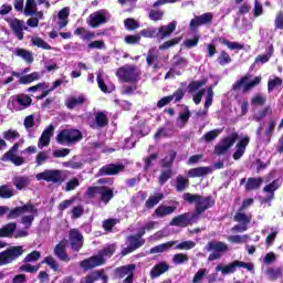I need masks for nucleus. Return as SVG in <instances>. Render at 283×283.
I'll return each instance as SVG.
<instances>
[{
    "label": "nucleus",
    "mask_w": 283,
    "mask_h": 283,
    "mask_svg": "<svg viewBox=\"0 0 283 283\" xmlns=\"http://www.w3.org/2000/svg\"><path fill=\"white\" fill-rule=\"evenodd\" d=\"M182 198L186 202H189V205L195 203L196 213H193V218H196V220H198L207 209H211V207L216 205V199L211 196L205 197L186 192L182 195Z\"/></svg>",
    "instance_id": "f257e3e1"
},
{
    "label": "nucleus",
    "mask_w": 283,
    "mask_h": 283,
    "mask_svg": "<svg viewBox=\"0 0 283 283\" xmlns=\"http://www.w3.org/2000/svg\"><path fill=\"white\" fill-rule=\"evenodd\" d=\"M116 76L122 83H136L140 76V70L132 64H126L117 70Z\"/></svg>",
    "instance_id": "f03ea898"
},
{
    "label": "nucleus",
    "mask_w": 283,
    "mask_h": 283,
    "mask_svg": "<svg viewBox=\"0 0 283 283\" xmlns=\"http://www.w3.org/2000/svg\"><path fill=\"white\" fill-rule=\"evenodd\" d=\"M206 251L210 253L208 256V262H213L216 260H220L222 254L229 251V245L222 241H210L206 245Z\"/></svg>",
    "instance_id": "7ed1b4c3"
},
{
    "label": "nucleus",
    "mask_w": 283,
    "mask_h": 283,
    "mask_svg": "<svg viewBox=\"0 0 283 283\" xmlns=\"http://www.w3.org/2000/svg\"><path fill=\"white\" fill-rule=\"evenodd\" d=\"M262 77L260 76H256L254 77V80L251 81V75H244L243 77L234 82V84L232 85V90L233 92H240V90H242V92L245 94V92H251L253 87L260 85Z\"/></svg>",
    "instance_id": "20e7f679"
},
{
    "label": "nucleus",
    "mask_w": 283,
    "mask_h": 283,
    "mask_svg": "<svg viewBox=\"0 0 283 283\" xmlns=\"http://www.w3.org/2000/svg\"><path fill=\"white\" fill-rule=\"evenodd\" d=\"M8 105L13 112H23L32 105V97L27 94L13 95L10 97Z\"/></svg>",
    "instance_id": "39448f33"
},
{
    "label": "nucleus",
    "mask_w": 283,
    "mask_h": 283,
    "mask_svg": "<svg viewBox=\"0 0 283 283\" xmlns=\"http://www.w3.org/2000/svg\"><path fill=\"white\" fill-rule=\"evenodd\" d=\"M56 139L60 145H72V143L82 140L83 134H81L78 129H63L59 133Z\"/></svg>",
    "instance_id": "423d86ee"
},
{
    "label": "nucleus",
    "mask_w": 283,
    "mask_h": 283,
    "mask_svg": "<svg viewBox=\"0 0 283 283\" xmlns=\"http://www.w3.org/2000/svg\"><path fill=\"white\" fill-rule=\"evenodd\" d=\"M36 180H45V182H52V185H61L64 182L63 171L59 169H46L35 175Z\"/></svg>",
    "instance_id": "0eeeda50"
},
{
    "label": "nucleus",
    "mask_w": 283,
    "mask_h": 283,
    "mask_svg": "<svg viewBox=\"0 0 283 283\" xmlns=\"http://www.w3.org/2000/svg\"><path fill=\"white\" fill-rule=\"evenodd\" d=\"M25 143L24 139H20L15 143L2 157L4 163H12L15 167H21L25 163V159L21 156H17V151H19V147Z\"/></svg>",
    "instance_id": "6e6552de"
},
{
    "label": "nucleus",
    "mask_w": 283,
    "mask_h": 283,
    "mask_svg": "<svg viewBox=\"0 0 283 283\" xmlns=\"http://www.w3.org/2000/svg\"><path fill=\"white\" fill-rule=\"evenodd\" d=\"M23 255V247H12L0 253V266H6V264H11L18 258Z\"/></svg>",
    "instance_id": "1a4fd4ad"
},
{
    "label": "nucleus",
    "mask_w": 283,
    "mask_h": 283,
    "mask_svg": "<svg viewBox=\"0 0 283 283\" xmlns=\"http://www.w3.org/2000/svg\"><path fill=\"white\" fill-rule=\"evenodd\" d=\"M107 21H109V12L99 10L90 14L87 24L91 28H99V25L107 23Z\"/></svg>",
    "instance_id": "9d476101"
},
{
    "label": "nucleus",
    "mask_w": 283,
    "mask_h": 283,
    "mask_svg": "<svg viewBox=\"0 0 283 283\" xmlns=\"http://www.w3.org/2000/svg\"><path fill=\"white\" fill-rule=\"evenodd\" d=\"M238 140V133H233L232 135L226 137L221 140L219 145L216 146L214 153L217 156H222V154H227L233 145H235V142Z\"/></svg>",
    "instance_id": "9b49d317"
},
{
    "label": "nucleus",
    "mask_w": 283,
    "mask_h": 283,
    "mask_svg": "<svg viewBox=\"0 0 283 283\" xmlns=\"http://www.w3.org/2000/svg\"><path fill=\"white\" fill-rule=\"evenodd\" d=\"M280 187H282L280 179L273 180L271 184L266 185L263 188L266 196L261 200V205H265V202H268L269 207H271V201L275 198V191H277Z\"/></svg>",
    "instance_id": "f8f14e48"
},
{
    "label": "nucleus",
    "mask_w": 283,
    "mask_h": 283,
    "mask_svg": "<svg viewBox=\"0 0 283 283\" xmlns=\"http://www.w3.org/2000/svg\"><path fill=\"white\" fill-rule=\"evenodd\" d=\"M263 129L264 123H261L259 125V128L256 129V136L260 140H265V143H270L271 136H273V132H275V120L271 119L264 133L262 134Z\"/></svg>",
    "instance_id": "ddd939ff"
},
{
    "label": "nucleus",
    "mask_w": 283,
    "mask_h": 283,
    "mask_svg": "<svg viewBox=\"0 0 283 283\" xmlns=\"http://www.w3.org/2000/svg\"><path fill=\"white\" fill-rule=\"evenodd\" d=\"M96 74V81L101 92H103L104 94H112V92L116 90V86L112 84V82H105V78L107 77V75H105V72L103 70H98Z\"/></svg>",
    "instance_id": "4468645a"
},
{
    "label": "nucleus",
    "mask_w": 283,
    "mask_h": 283,
    "mask_svg": "<svg viewBox=\"0 0 283 283\" xmlns=\"http://www.w3.org/2000/svg\"><path fill=\"white\" fill-rule=\"evenodd\" d=\"M103 264H105V258L97 254L81 261L80 266L84 269V271H90L96 269V266H103Z\"/></svg>",
    "instance_id": "2eb2a0df"
},
{
    "label": "nucleus",
    "mask_w": 283,
    "mask_h": 283,
    "mask_svg": "<svg viewBox=\"0 0 283 283\" xmlns=\"http://www.w3.org/2000/svg\"><path fill=\"white\" fill-rule=\"evenodd\" d=\"M69 242L73 251L83 249V234L77 229H72L69 232Z\"/></svg>",
    "instance_id": "dca6fc26"
},
{
    "label": "nucleus",
    "mask_w": 283,
    "mask_h": 283,
    "mask_svg": "<svg viewBox=\"0 0 283 283\" xmlns=\"http://www.w3.org/2000/svg\"><path fill=\"white\" fill-rule=\"evenodd\" d=\"M192 222H198V219L193 218V214L190 216L189 213H184L175 217L170 221V227H189Z\"/></svg>",
    "instance_id": "f3484780"
},
{
    "label": "nucleus",
    "mask_w": 283,
    "mask_h": 283,
    "mask_svg": "<svg viewBox=\"0 0 283 283\" xmlns=\"http://www.w3.org/2000/svg\"><path fill=\"white\" fill-rule=\"evenodd\" d=\"M34 206L32 203H27L22 207H17L13 210L9 211L7 218L8 220H14L19 218V216H25V213H34Z\"/></svg>",
    "instance_id": "a211bd4d"
},
{
    "label": "nucleus",
    "mask_w": 283,
    "mask_h": 283,
    "mask_svg": "<svg viewBox=\"0 0 283 283\" xmlns=\"http://www.w3.org/2000/svg\"><path fill=\"white\" fill-rule=\"evenodd\" d=\"M125 169V166L123 164H111L103 166L98 172L97 176H116V174H120Z\"/></svg>",
    "instance_id": "6ab92c4d"
},
{
    "label": "nucleus",
    "mask_w": 283,
    "mask_h": 283,
    "mask_svg": "<svg viewBox=\"0 0 283 283\" xmlns=\"http://www.w3.org/2000/svg\"><path fill=\"white\" fill-rule=\"evenodd\" d=\"M9 25L19 41H23V30H28L23 20L13 19L9 21Z\"/></svg>",
    "instance_id": "aec40b11"
},
{
    "label": "nucleus",
    "mask_w": 283,
    "mask_h": 283,
    "mask_svg": "<svg viewBox=\"0 0 283 283\" xmlns=\"http://www.w3.org/2000/svg\"><path fill=\"white\" fill-rule=\"evenodd\" d=\"M213 21V13L207 12L201 15H197L195 19L190 21V28H199V25H207Z\"/></svg>",
    "instance_id": "412c9836"
},
{
    "label": "nucleus",
    "mask_w": 283,
    "mask_h": 283,
    "mask_svg": "<svg viewBox=\"0 0 283 283\" xmlns=\"http://www.w3.org/2000/svg\"><path fill=\"white\" fill-rule=\"evenodd\" d=\"M128 248L123 250V255H127V253H132L136 251V249H140L143 244H145V239H139L137 235H130L127 239Z\"/></svg>",
    "instance_id": "4be33fe9"
},
{
    "label": "nucleus",
    "mask_w": 283,
    "mask_h": 283,
    "mask_svg": "<svg viewBox=\"0 0 283 283\" xmlns=\"http://www.w3.org/2000/svg\"><path fill=\"white\" fill-rule=\"evenodd\" d=\"M250 140L251 139L249 136H244L238 142L235 146L237 150L233 154L234 160H240L242 156H244V151H247V146L249 145Z\"/></svg>",
    "instance_id": "5701e85b"
},
{
    "label": "nucleus",
    "mask_w": 283,
    "mask_h": 283,
    "mask_svg": "<svg viewBox=\"0 0 283 283\" xmlns=\"http://www.w3.org/2000/svg\"><path fill=\"white\" fill-rule=\"evenodd\" d=\"M146 63L148 67H153V70H160V64L158 63V50H156V48L149 49L146 56Z\"/></svg>",
    "instance_id": "b1692460"
},
{
    "label": "nucleus",
    "mask_w": 283,
    "mask_h": 283,
    "mask_svg": "<svg viewBox=\"0 0 283 283\" xmlns=\"http://www.w3.org/2000/svg\"><path fill=\"white\" fill-rule=\"evenodd\" d=\"M53 134H54V126L52 125H50L48 128L43 130L38 143L39 149H43V147H48V145H50V138H52Z\"/></svg>",
    "instance_id": "393cba45"
},
{
    "label": "nucleus",
    "mask_w": 283,
    "mask_h": 283,
    "mask_svg": "<svg viewBox=\"0 0 283 283\" xmlns=\"http://www.w3.org/2000/svg\"><path fill=\"white\" fill-rule=\"evenodd\" d=\"M169 271V264L167 262L163 261L158 264H156L151 270H150V279L156 280V277H160L163 273H167Z\"/></svg>",
    "instance_id": "a878e982"
},
{
    "label": "nucleus",
    "mask_w": 283,
    "mask_h": 283,
    "mask_svg": "<svg viewBox=\"0 0 283 283\" xmlns=\"http://www.w3.org/2000/svg\"><path fill=\"white\" fill-rule=\"evenodd\" d=\"M208 174H213V168L211 167H197L188 171L189 178H202V176H208Z\"/></svg>",
    "instance_id": "bb28decb"
},
{
    "label": "nucleus",
    "mask_w": 283,
    "mask_h": 283,
    "mask_svg": "<svg viewBox=\"0 0 283 283\" xmlns=\"http://www.w3.org/2000/svg\"><path fill=\"white\" fill-rule=\"evenodd\" d=\"M107 123H109V119L107 118V114H105V112H99V113H96L95 122L91 124V127L93 129H101L103 127H106Z\"/></svg>",
    "instance_id": "cd10ccee"
},
{
    "label": "nucleus",
    "mask_w": 283,
    "mask_h": 283,
    "mask_svg": "<svg viewBox=\"0 0 283 283\" xmlns=\"http://www.w3.org/2000/svg\"><path fill=\"white\" fill-rule=\"evenodd\" d=\"M54 255L62 262H70L72 260L65 252V241H62L55 245Z\"/></svg>",
    "instance_id": "c85d7f7f"
},
{
    "label": "nucleus",
    "mask_w": 283,
    "mask_h": 283,
    "mask_svg": "<svg viewBox=\"0 0 283 283\" xmlns=\"http://www.w3.org/2000/svg\"><path fill=\"white\" fill-rule=\"evenodd\" d=\"M134 271H136V265L135 264H128V265L117 268L116 273L120 279H123V277H134Z\"/></svg>",
    "instance_id": "c756f323"
},
{
    "label": "nucleus",
    "mask_w": 283,
    "mask_h": 283,
    "mask_svg": "<svg viewBox=\"0 0 283 283\" xmlns=\"http://www.w3.org/2000/svg\"><path fill=\"white\" fill-rule=\"evenodd\" d=\"M15 189L21 191L22 189H25V187L30 186V182H32V179L28 176H15L12 180Z\"/></svg>",
    "instance_id": "7c9ffc66"
},
{
    "label": "nucleus",
    "mask_w": 283,
    "mask_h": 283,
    "mask_svg": "<svg viewBox=\"0 0 283 283\" xmlns=\"http://www.w3.org/2000/svg\"><path fill=\"white\" fill-rule=\"evenodd\" d=\"M176 244H178V241H168L166 243L158 244L150 249V253L151 254L165 253L166 251H169L170 249H172V247H176Z\"/></svg>",
    "instance_id": "2f4dec72"
},
{
    "label": "nucleus",
    "mask_w": 283,
    "mask_h": 283,
    "mask_svg": "<svg viewBox=\"0 0 283 283\" xmlns=\"http://www.w3.org/2000/svg\"><path fill=\"white\" fill-rule=\"evenodd\" d=\"M14 231H17V223H7L2 228H0V238H12V235H14Z\"/></svg>",
    "instance_id": "473e14b6"
},
{
    "label": "nucleus",
    "mask_w": 283,
    "mask_h": 283,
    "mask_svg": "<svg viewBox=\"0 0 283 283\" xmlns=\"http://www.w3.org/2000/svg\"><path fill=\"white\" fill-rule=\"evenodd\" d=\"M35 212H25L22 217V224L24 226V229H30L32 227V223L34 222V218L39 216V210L34 208Z\"/></svg>",
    "instance_id": "72a5a7b5"
},
{
    "label": "nucleus",
    "mask_w": 283,
    "mask_h": 283,
    "mask_svg": "<svg viewBox=\"0 0 283 283\" xmlns=\"http://www.w3.org/2000/svg\"><path fill=\"white\" fill-rule=\"evenodd\" d=\"M98 196L101 198V201L104 202V205H108L109 200L114 198V190L107 187H101Z\"/></svg>",
    "instance_id": "f704fd0d"
},
{
    "label": "nucleus",
    "mask_w": 283,
    "mask_h": 283,
    "mask_svg": "<svg viewBox=\"0 0 283 283\" xmlns=\"http://www.w3.org/2000/svg\"><path fill=\"white\" fill-rule=\"evenodd\" d=\"M235 269H238V262L233 261L232 263L228 264V265H217L216 266V271L217 273H222V275H231V273H233L235 271Z\"/></svg>",
    "instance_id": "c9c22d12"
},
{
    "label": "nucleus",
    "mask_w": 283,
    "mask_h": 283,
    "mask_svg": "<svg viewBox=\"0 0 283 283\" xmlns=\"http://www.w3.org/2000/svg\"><path fill=\"white\" fill-rule=\"evenodd\" d=\"M83 103H85V95H80L77 97L72 96L65 101L67 109H74V107L83 105Z\"/></svg>",
    "instance_id": "e433bc0d"
},
{
    "label": "nucleus",
    "mask_w": 283,
    "mask_h": 283,
    "mask_svg": "<svg viewBox=\"0 0 283 283\" xmlns=\"http://www.w3.org/2000/svg\"><path fill=\"white\" fill-rule=\"evenodd\" d=\"M174 211H176V207L174 206H159L155 210V216H157V218H165V216H171Z\"/></svg>",
    "instance_id": "4c0bfd02"
},
{
    "label": "nucleus",
    "mask_w": 283,
    "mask_h": 283,
    "mask_svg": "<svg viewBox=\"0 0 283 283\" xmlns=\"http://www.w3.org/2000/svg\"><path fill=\"white\" fill-rule=\"evenodd\" d=\"M189 187V179L184 176H177L176 181H175V189L178 192L185 191V189H188Z\"/></svg>",
    "instance_id": "58836bf2"
},
{
    "label": "nucleus",
    "mask_w": 283,
    "mask_h": 283,
    "mask_svg": "<svg viewBox=\"0 0 283 283\" xmlns=\"http://www.w3.org/2000/svg\"><path fill=\"white\" fill-rule=\"evenodd\" d=\"M176 25H178V22L172 21L167 25L160 27L159 34H161V39L170 36V34L176 31Z\"/></svg>",
    "instance_id": "ea45409f"
},
{
    "label": "nucleus",
    "mask_w": 283,
    "mask_h": 283,
    "mask_svg": "<svg viewBox=\"0 0 283 283\" xmlns=\"http://www.w3.org/2000/svg\"><path fill=\"white\" fill-rule=\"evenodd\" d=\"M262 182H264V179L262 178H249L245 184V191L260 189V187H262Z\"/></svg>",
    "instance_id": "a19ab883"
},
{
    "label": "nucleus",
    "mask_w": 283,
    "mask_h": 283,
    "mask_svg": "<svg viewBox=\"0 0 283 283\" xmlns=\"http://www.w3.org/2000/svg\"><path fill=\"white\" fill-rule=\"evenodd\" d=\"M14 54L15 56H20V59L24 60L25 63L34 62V56H32V52L25 49H15Z\"/></svg>",
    "instance_id": "79ce46f5"
},
{
    "label": "nucleus",
    "mask_w": 283,
    "mask_h": 283,
    "mask_svg": "<svg viewBox=\"0 0 283 283\" xmlns=\"http://www.w3.org/2000/svg\"><path fill=\"white\" fill-rule=\"evenodd\" d=\"M75 36H80L83 41H90L96 36L94 32L87 31L85 28H77L74 31Z\"/></svg>",
    "instance_id": "37998d69"
},
{
    "label": "nucleus",
    "mask_w": 283,
    "mask_h": 283,
    "mask_svg": "<svg viewBox=\"0 0 283 283\" xmlns=\"http://www.w3.org/2000/svg\"><path fill=\"white\" fill-rule=\"evenodd\" d=\"M2 136L4 140H8L9 143H14V140H19L21 138V134L17 132V129H8L2 133Z\"/></svg>",
    "instance_id": "c03bdc74"
},
{
    "label": "nucleus",
    "mask_w": 283,
    "mask_h": 283,
    "mask_svg": "<svg viewBox=\"0 0 283 283\" xmlns=\"http://www.w3.org/2000/svg\"><path fill=\"white\" fill-rule=\"evenodd\" d=\"M271 114H273V108L271 106H265L253 116V120L260 123V120H263L266 116H271Z\"/></svg>",
    "instance_id": "a18cd8bd"
},
{
    "label": "nucleus",
    "mask_w": 283,
    "mask_h": 283,
    "mask_svg": "<svg viewBox=\"0 0 283 283\" xmlns=\"http://www.w3.org/2000/svg\"><path fill=\"white\" fill-rule=\"evenodd\" d=\"M251 237H249V234H235V235H230L228 237V242H231L232 244H247V242H249V239Z\"/></svg>",
    "instance_id": "49530a36"
},
{
    "label": "nucleus",
    "mask_w": 283,
    "mask_h": 283,
    "mask_svg": "<svg viewBox=\"0 0 283 283\" xmlns=\"http://www.w3.org/2000/svg\"><path fill=\"white\" fill-rule=\"evenodd\" d=\"M116 253V244H108L105 245L97 255H101V258H112Z\"/></svg>",
    "instance_id": "de8ad7c7"
},
{
    "label": "nucleus",
    "mask_w": 283,
    "mask_h": 283,
    "mask_svg": "<svg viewBox=\"0 0 283 283\" xmlns=\"http://www.w3.org/2000/svg\"><path fill=\"white\" fill-rule=\"evenodd\" d=\"M175 249L177 251H191V249H196V242L188 240V241H182L180 243L175 244Z\"/></svg>",
    "instance_id": "09e8293b"
},
{
    "label": "nucleus",
    "mask_w": 283,
    "mask_h": 283,
    "mask_svg": "<svg viewBox=\"0 0 283 283\" xmlns=\"http://www.w3.org/2000/svg\"><path fill=\"white\" fill-rule=\"evenodd\" d=\"M32 45H35V48H41L42 50H52V46L45 42V40L39 38V36H32L31 38Z\"/></svg>",
    "instance_id": "8fccbe9b"
},
{
    "label": "nucleus",
    "mask_w": 283,
    "mask_h": 283,
    "mask_svg": "<svg viewBox=\"0 0 283 283\" xmlns=\"http://www.w3.org/2000/svg\"><path fill=\"white\" fill-rule=\"evenodd\" d=\"M203 85H207V81H195V82H191L188 85L189 94H198V92H200V87H203Z\"/></svg>",
    "instance_id": "3c124183"
},
{
    "label": "nucleus",
    "mask_w": 283,
    "mask_h": 283,
    "mask_svg": "<svg viewBox=\"0 0 283 283\" xmlns=\"http://www.w3.org/2000/svg\"><path fill=\"white\" fill-rule=\"evenodd\" d=\"M163 198H165V195H163V193H159L156 196H150L148 198V200L146 201V208L154 209V207H156V205H158V202H160V200H163Z\"/></svg>",
    "instance_id": "603ef678"
},
{
    "label": "nucleus",
    "mask_w": 283,
    "mask_h": 283,
    "mask_svg": "<svg viewBox=\"0 0 283 283\" xmlns=\"http://www.w3.org/2000/svg\"><path fill=\"white\" fill-rule=\"evenodd\" d=\"M12 196H14V189L12 188V186H0V198L8 199L12 198Z\"/></svg>",
    "instance_id": "864d4df0"
},
{
    "label": "nucleus",
    "mask_w": 283,
    "mask_h": 283,
    "mask_svg": "<svg viewBox=\"0 0 283 283\" xmlns=\"http://www.w3.org/2000/svg\"><path fill=\"white\" fill-rule=\"evenodd\" d=\"M41 78V74L33 72L27 76L20 77V83L22 85H28V83H32L34 81H39Z\"/></svg>",
    "instance_id": "5fc2aeb1"
},
{
    "label": "nucleus",
    "mask_w": 283,
    "mask_h": 283,
    "mask_svg": "<svg viewBox=\"0 0 283 283\" xmlns=\"http://www.w3.org/2000/svg\"><path fill=\"white\" fill-rule=\"evenodd\" d=\"M172 262L180 266V264H187L189 262V255L186 253H177L172 256Z\"/></svg>",
    "instance_id": "6e6d98bb"
},
{
    "label": "nucleus",
    "mask_w": 283,
    "mask_h": 283,
    "mask_svg": "<svg viewBox=\"0 0 283 283\" xmlns=\"http://www.w3.org/2000/svg\"><path fill=\"white\" fill-rule=\"evenodd\" d=\"M207 275H209V270L202 268L199 269L197 271V273H195L193 277H192V283H200L205 280V277H207Z\"/></svg>",
    "instance_id": "4d7b16f0"
},
{
    "label": "nucleus",
    "mask_w": 283,
    "mask_h": 283,
    "mask_svg": "<svg viewBox=\"0 0 283 283\" xmlns=\"http://www.w3.org/2000/svg\"><path fill=\"white\" fill-rule=\"evenodd\" d=\"M35 10H36V2L34 0H27L25 8H24L25 17L34 15Z\"/></svg>",
    "instance_id": "13d9d810"
},
{
    "label": "nucleus",
    "mask_w": 283,
    "mask_h": 283,
    "mask_svg": "<svg viewBox=\"0 0 283 283\" xmlns=\"http://www.w3.org/2000/svg\"><path fill=\"white\" fill-rule=\"evenodd\" d=\"M265 104H266V96L262 93H258L251 98V105L253 106H262Z\"/></svg>",
    "instance_id": "bf43d9fd"
},
{
    "label": "nucleus",
    "mask_w": 283,
    "mask_h": 283,
    "mask_svg": "<svg viewBox=\"0 0 283 283\" xmlns=\"http://www.w3.org/2000/svg\"><path fill=\"white\" fill-rule=\"evenodd\" d=\"M174 160H176V151L171 150L166 158L161 159V167H171L174 165Z\"/></svg>",
    "instance_id": "052dcab7"
},
{
    "label": "nucleus",
    "mask_w": 283,
    "mask_h": 283,
    "mask_svg": "<svg viewBox=\"0 0 283 283\" xmlns=\"http://www.w3.org/2000/svg\"><path fill=\"white\" fill-rule=\"evenodd\" d=\"M265 275L270 279V280H277V277H280V275H282V269L280 268H269L265 271Z\"/></svg>",
    "instance_id": "680f3d73"
},
{
    "label": "nucleus",
    "mask_w": 283,
    "mask_h": 283,
    "mask_svg": "<svg viewBox=\"0 0 283 283\" xmlns=\"http://www.w3.org/2000/svg\"><path fill=\"white\" fill-rule=\"evenodd\" d=\"M220 134H222V129H213L206 133L202 138L206 143H211V140H216L217 136H220Z\"/></svg>",
    "instance_id": "e2e57ef3"
},
{
    "label": "nucleus",
    "mask_w": 283,
    "mask_h": 283,
    "mask_svg": "<svg viewBox=\"0 0 283 283\" xmlns=\"http://www.w3.org/2000/svg\"><path fill=\"white\" fill-rule=\"evenodd\" d=\"M150 21H163V17H165V11L163 10H150L148 14Z\"/></svg>",
    "instance_id": "0e129e2a"
},
{
    "label": "nucleus",
    "mask_w": 283,
    "mask_h": 283,
    "mask_svg": "<svg viewBox=\"0 0 283 283\" xmlns=\"http://www.w3.org/2000/svg\"><path fill=\"white\" fill-rule=\"evenodd\" d=\"M97 280H101V272H98V271L93 272L92 274H90L87 276H84L81 280V283H94V282H97Z\"/></svg>",
    "instance_id": "69168bd1"
},
{
    "label": "nucleus",
    "mask_w": 283,
    "mask_h": 283,
    "mask_svg": "<svg viewBox=\"0 0 283 283\" xmlns=\"http://www.w3.org/2000/svg\"><path fill=\"white\" fill-rule=\"evenodd\" d=\"M44 264H48L52 271H59V262H56V259L54 256H46L43 260Z\"/></svg>",
    "instance_id": "338daca9"
},
{
    "label": "nucleus",
    "mask_w": 283,
    "mask_h": 283,
    "mask_svg": "<svg viewBox=\"0 0 283 283\" xmlns=\"http://www.w3.org/2000/svg\"><path fill=\"white\" fill-rule=\"evenodd\" d=\"M49 156H48V153L45 151H40L36 157H35V164H36V167H41L42 165H45V163H48L49 160Z\"/></svg>",
    "instance_id": "774afa93"
}]
</instances>
